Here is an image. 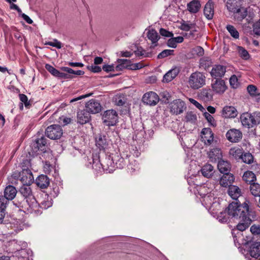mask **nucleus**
<instances>
[{"label": "nucleus", "mask_w": 260, "mask_h": 260, "mask_svg": "<svg viewBox=\"0 0 260 260\" xmlns=\"http://www.w3.org/2000/svg\"><path fill=\"white\" fill-rule=\"evenodd\" d=\"M247 90L251 95L255 96L257 95V88L255 86L253 85H249L247 86Z\"/></svg>", "instance_id": "e2e57ef3"}, {"label": "nucleus", "mask_w": 260, "mask_h": 260, "mask_svg": "<svg viewBox=\"0 0 260 260\" xmlns=\"http://www.w3.org/2000/svg\"><path fill=\"white\" fill-rule=\"evenodd\" d=\"M130 155L126 154L125 157L118 153H112L111 155L106 156L107 166L106 170L111 173L114 171L116 168L122 169L128 162Z\"/></svg>", "instance_id": "f03ea898"}, {"label": "nucleus", "mask_w": 260, "mask_h": 260, "mask_svg": "<svg viewBox=\"0 0 260 260\" xmlns=\"http://www.w3.org/2000/svg\"><path fill=\"white\" fill-rule=\"evenodd\" d=\"M31 167L30 160L28 159H24L21 163V171L24 172V170H31Z\"/></svg>", "instance_id": "603ef678"}, {"label": "nucleus", "mask_w": 260, "mask_h": 260, "mask_svg": "<svg viewBox=\"0 0 260 260\" xmlns=\"http://www.w3.org/2000/svg\"><path fill=\"white\" fill-rule=\"evenodd\" d=\"M240 120L243 126L247 128L253 127L251 113L244 112L240 116Z\"/></svg>", "instance_id": "412c9836"}, {"label": "nucleus", "mask_w": 260, "mask_h": 260, "mask_svg": "<svg viewBox=\"0 0 260 260\" xmlns=\"http://www.w3.org/2000/svg\"><path fill=\"white\" fill-rule=\"evenodd\" d=\"M240 159H241L244 162L247 164H250L253 161V157L249 152H243L242 156H241Z\"/></svg>", "instance_id": "a18cd8bd"}, {"label": "nucleus", "mask_w": 260, "mask_h": 260, "mask_svg": "<svg viewBox=\"0 0 260 260\" xmlns=\"http://www.w3.org/2000/svg\"><path fill=\"white\" fill-rule=\"evenodd\" d=\"M230 83L231 86L233 88H237L239 86L238 78L235 75H233L230 79Z\"/></svg>", "instance_id": "13d9d810"}, {"label": "nucleus", "mask_w": 260, "mask_h": 260, "mask_svg": "<svg viewBox=\"0 0 260 260\" xmlns=\"http://www.w3.org/2000/svg\"><path fill=\"white\" fill-rule=\"evenodd\" d=\"M214 13V3L212 0H209L204 7V15L208 19L210 20L212 19Z\"/></svg>", "instance_id": "b1692460"}, {"label": "nucleus", "mask_w": 260, "mask_h": 260, "mask_svg": "<svg viewBox=\"0 0 260 260\" xmlns=\"http://www.w3.org/2000/svg\"><path fill=\"white\" fill-rule=\"evenodd\" d=\"M192 52L198 56H202L204 54V50L202 47L198 46L192 49Z\"/></svg>", "instance_id": "052dcab7"}, {"label": "nucleus", "mask_w": 260, "mask_h": 260, "mask_svg": "<svg viewBox=\"0 0 260 260\" xmlns=\"http://www.w3.org/2000/svg\"><path fill=\"white\" fill-rule=\"evenodd\" d=\"M250 190L251 194L255 197H260V184L257 183H251Z\"/></svg>", "instance_id": "79ce46f5"}, {"label": "nucleus", "mask_w": 260, "mask_h": 260, "mask_svg": "<svg viewBox=\"0 0 260 260\" xmlns=\"http://www.w3.org/2000/svg\"><path fill=\"white\" fill-rule=\"evenodd\" d=\"M189 101H190V102L191 104H192L193 105H194L197 108H198L202 112H204V111H205V108L202 106L201 104H200L196 100H195L193 99L190 98L189 99Z\"/></svg>", "instance_id": "338daca9"}, {"label": "nucleus", "mask_w": 260, "mask_h": 260, "mask_svg": "<svg viewBox=\"0 0 260 260\" xmlns=\"http://www.w3.org/2000/svg\"><path fill=\"white\" fill-rule=\"evenodd\" d=\"M26 204L22 206L23 211L27 214H33L36 216L40 215L42 211L40 205L34 197L32 199L25 201Z\"/></svg>", "instance_id": "20e7f679"}, {"label": "nucleus", "mask_w": 260, "mask_h": 260, "mask_svg": "<svg viewBox=\"0 0 260 260\" xmlns=\"http://www.w3.org/2000/svg\"><path fill=\"white\" fill-rule=\"evenodd\" d=\"M45 134L50 139L57 140L62 136L63 130L60 125L52 124L47 127L45 131Z\"/></svg>", "instance_id": "6e6552de"}, {"label": "nucleus", "mask_w": 260, "mask_h": 260, "mask_svg": "<svg viewBox=\"0 0 260 260\" xmlns=\"http://www.w3.org/2000/svg\"><path fill=\"white\" fill-rule=\"evenodd\" d=\"M237 115V110L233 106H225L221 111V116L226 118H235Z\"/></svg>", "instance_id": "f3484780"}, {"label": "nucleus", "mask_w": 260, "mask_h": 260, "mask_svg": "<svg viewBox=\"0 0 260 260\" xmlns=\"http://www.w3.org/2000/svg\"><path fill=\"white\" fill-rule=\"evenodd\" d=\"M36 183L41 188H46L50 184V180L46 175H40L36 179Z\"/></svg>", "instance_id": "393cba45"}, {"label": "nucleus", "mask_w": 260, "mask_h": 260, "mask_svg": "<svg viewBox=\"0 0 260 260\" xmlns=\"http://www.w3.org/2000/svg\"><path fill=\"white\" fill-rule=\"evenodd\" d=\"M44 45L54 47L57 49H60L62 47L61 43L56 39H54L53 42H46Z\"/></svg>", "instance_id": "6e6d98bb"}, {"label": "nucleus", "mask_w": 260, "mask_h": 260, "mask_svg": "<svg viewBox=\"0 0 260 260\" xmlns=\"http://www.w3.org/2000/svg\"><path fill=\"white\" fill-rule=\"evenodd\" d=\"M243 149L239 148L234 147L230 149L229 154L236 159H239L242 156Z\"/></svg>", "instance_id": "e433bc0d"}, {"label": "nucleus", "mask_w": 260, "mask_h": 260, "mask_svg": "<svg viewBox=\"0 0 260 260\" xmlns=\"http://www.w3.org/2000/svg\"><path fill=\"white\" fill-rule=\"evenodd\" d=\"M201 171L204 177L209 178L213 174V167L210 164H206L203 167Z\"/></svg>", "instance_id": "c9c22d12"}, {"label": "nucleus", "mask_w": 260, "mask_h": 260, "mask_svg": "<svg viewBox=\"0 0 260 260\" xmlns=\"http://www.w3.org/2000/svg\"><path fill=\"white\" fill-rule=\"evenodd\" d=\"M211 87L212 90L218 94L223 93L227 88L225 82L221 79H216L215 81H212Z\"/></svg>", "instance_id": "2eb2a0df"}, {"label": "nucleus", "mask_w": 260, "mask_h": 260, "mask_svg": "<svg viewBox=\"0 0 260 260\" xmlns=\"http://www.w3.org/2000/svg\"><path fill=\"white\" fill-rule=\"evenodd\" d=\"M32 145L35 147V151H37L39 150L41 152H45L47 147V139L44 136H42L40 138L36 139Z\"/></svg>", "instance_id": "dca6fc26"}, {"label": "nucleus", "mask_w": 260, "mask_h": 260, "mask_svg": "<svg viewBox=\"0 0 260 260\" xmlns=\"http://www.w3.org/2000/svg\"><path fill=\"white\" fill-rule=\"evenodd\" d=\"M225 135L227 139L233 143L239 142L242 138L241 131L235 128L229 130Z\"/></svg>", "instance_id": "4468645a"}, {"label": "nucleus", "mask_w": 260, "mask_h": 260, "mask_svg": "<svg viewBox=\"0 0 260 260\" xmlns=\"http://www.w3.org/2000/svg\"><path fill=\"white\" fill-rule=\"evenodd\" d=\"M201 7V4L198 1L193 0L187 4L188 10L192 13L198 12Z\"/></svg>", "instance_id": "72a5a7b5"}, {"label": "nucleus", "mask_w": 260, "mask_h": 260, "mask_svg": "<svg viewBox=\"0 0 260 260\" xmlns=\"http://www.w3.org/2000/svg\"><path fill=\"white\" fill-rule=\"evenodd\" d=\"M226 28L231 36H232L235 39L239 38V34L234 26L231 25H228Z\"/></svg>", "instance_id": "de8ad7c7"}, {"label": "nucleus", "mask_w": 260, "mask_h": 260, "mask_svg": "<svg viewBox=\"0 0 260 260\" xmlns=\"http://www.w3.org/2000/svg\"><path fill=\"white\" fill-rule=\"evenodd\" d=\"M20 173V181L23 184H31L34 181V177L31 170H25Z\"/></svg>", "instance_id": "a211bd4d"}, {"label": "nucleus", "mask_w": 260, "mask_h": 260, "mask_svg": "<svg viewBox=\"0 0 260 260\" xmlns=\"http://www.w3.org/2000/svg\"><path fill=\"white\" fill-rule=\"evenodd\" d=\"M159 33L161 36L166 37H172L173 36V34L172 32L162 28L160 29Z\"/></svg>", "instance_id": "774afa93"}, {"label": "nucleus", "mask_w": 260, "mask_h": 260, "mask_svg": "<svg viewBox=\"0 0 260 260\" xmlns=\"http://www.w3.org/2000/svg\"><path fill=\"white\" fill-rule=\"evenodd\" d=\"M1 201H0V202ZM4 202L0 203V223L3 221L4 218L6 215V209L7 207V205H5Z\"/></svg>", "instance_id": "4d7b16f0"}, {"label": "nucleus", "mask_w": 260, "mask_h": 260, "mask_svg": "<svg viewBox=\"0 0 260 260\" xmlns=\"http://www.w3.org/2000/svg\"><path fill=\"white\" fill-rule=\"evenodd\" d=\"M206 77L201 72L192 73L188 80L190 87L194 89H198L205 84Z\"/></svg>", "instance_id": "7ed1b4c3"}, {"label": "nucleus", "mask_w": 260, "mask_h": 260, "mask_svg": "<svg viewBox=\"0 0 260 260\" xmlns=\"http://www.w3.org/2000/svg\"><path fill=\"white\" fill-rule=\"evenodd\" d=\"M208 156L211 161L215 162L220 160L222 157V153L220 149L214 148L211 149L208 152Z\"/></svg>", "instance_id": "cd10ccee"}, {"label": "nucleus", "mask_w": 260, "mask_h": 260, "mask_svg": "<svg viewBox=\"0 0 260 260\" xmlns=\"http://www.w3.org/2000/svg\"><path fill=\"white\" fill-rule=\"evenodd\" d=\"M103 123L107 126H114L118 122L117 112L113 109L105 111L102 114Z\"/></svg>", "instance_id": "0eeeda50"}, {"label": "nucleus", "mask_w": 260, "mask_h": 260, "mask_svg": "<svg viewBox=\"0 0 260 260\" xmlns=\"http://www.w3.org/2000/svg\"><path fill=\"white\" fill-rule=\"evenodd\" d=\"M45 69L54 76L57 77L59 71L49 64H45Z\"/></svg>", "instance_id": "8fccbe9b"}, {"label": "nucleus", "mask_w": 260, "mask_h": 260, "mask_svg": "<svg viewBox=\"0 0 260 260\" xmlns=\"http://www.w3.org/2000/svg\"><path fill=\"white\" fill-rule=\"evenodd\" d=\"M202 198V204L205 206L207 208H209L210 210L214 211L220 210V204L217 202V199L214 197L213 193L210 192L205 194Z\"/></svg>", "instance_id": "423d86ee"}, {"label": "nucleus", "mask_w": 260, "mask_h": 260, "mask_svg": "<svg viewBox=\"0 0 260 260\" xmlns=\"http://www.w3.org/2000/svg\"><path fill=\"white\" fill-rule=\"evenodd\" d=\"M240 2L239 0H228L226 7L228 10L235 14L236 11L240 10L241 8Z\"/></svg>", "instance_id": "a878e982"}, {"label": "nucleus", "mask_w": 260, "mask_h": 260, "mask_svg": "<svg viewBox=\"0 0 260 260\" xmlns=\"http://www.w3.org/2000/svg\"><path fill=\"white\" fill-rule=\"evenodd\" d=\"M170 111L174 114H180L185 110L186 106L185 103L180 99L174 100L170 104Z\"/></svg>", "instance_id": "9d476101"}, {"label": "nucleus", "mask_w": 260, "mask_h": 260, "mask_svg": "<svg viewBox=\"0 0 260 260\" xmlns=\"http://www.w3.org/2000/svg\"><path fill=\"white\" fill-rule=\"evenodd\" d=\"M235 13L236 14L235 17L238 21H242L247 15V10L243 8H240V10L236 11Z\"/></svg>", "instance_id": "49530a36"}, {"label": "nucleus", "mask_w": 260, "mask_h": 260, "mask_svg": "<svg viewBox=\"0 0 260 260\" xmlns=\"http://www.w3.org/2000/svg\"><path fill=\"white\" fill-rule=\"evenodd\" d=\"M91 161H90L87 165L88 168H92L96 172V174L102 173L103 172H106L107 173H109V172L106 169L107 166L106 157L104 161L102 163L100 159L99 155H93L91 157Z\"/></svg>", "instance_id": "39448f33"}, {"label": "nucleus", "mask_w": 260, "mask_h": 260, "mask_svg": "<svg viewBox=\"0 0 260 260\" xmlns=\"http://www.w3.org/2000/svg\"><path fill=\"white\" fill-rule=\"evenodd\" d=\"M128 164H127V168L131 172H133L139 170V165L134 159L133 156L132 157L131 156L129 159H128Z\"/></svg>", "instance_id": "ea45409f"}, {"label": "nucleus", "mask_w": 260, "mask_h": 260, "mask_svg": "<svg viewBox=\"0 0 260 260\" xmlns=\"http://www.w3.org/2000/svg\"><path fill=\"white\" fill-rule=\"evenodd\" d=\"M225 73V68L222 65H214L210 72L211 76L216 79L224 76Z\"/></svg>", "instance_id": "6ab92c4d"}, {"label": "nucleus", "mask_w": 260, "mask_h": 260, "mask_svg": "<svg viewBox=\"0 0 260 260\" xmlns=\"http://www.w3.org/2000/svg\"><path fill=\"white\" fill-rule=\"evenodd\" d=\"M250 231L253 235L260 234V225L253 224L250 228Z\"/></svg>", "instance_id": "69168bd1"}, {"label": "nucleus", "mask_w": 260, "mask_h": 260, "mask_svg": "<svg viewBox=\"0 0 260 260\" xmlns=\"http://www.w3.org/2000/svg\"><path fill=\"white\" fill-rule=\"evenodd\" d=\"M228 194L233 200H237L241 196V190L237 186L231 185L229 187Z\"/></svg>", "instance_id": "c85d7f7f"}, {"label": "nucleus", "mask_w": 260, "mask_h": 260, "mask_svg": "<svg viewBox=\"0 0 260 260\" xmlns=\"http://www.w3.org/2000/svg\"><path fill=\"white\" fill-rule=\"evenodd\" d=\"M213 92L210 89H203L200 92V98L204 102H207L213 99Z\"/></svg>", "instance_id": "7c9ffc66"}, {"label": "nucleus", "mask_w": 260, "mask_h": 260, "mask_svg": "<svg viewBox=\"0 0 260 260\" xmlns=\"http://www.w3.org/2000/svg\"><path fill=\"white\" fill-rule=\"evenodd\" d=\"M17 190L15 187L12 185L7 186L4 190V196H0V203L4 202L5 205H8L9 201L12 200L16 196Z\"/></svg>", "instance_id": "1a4fd4ad"}, {"label": "nucleus", "mask_w": 260, "mask_h": 260, "mask_svg": "<svg viewBox=\"0 0 260 260\" xmlns=\"http://www.w3.org/2000/svg\"><path fill=\"white\" fill-rule=\"evenodd\" d=\"M250 201L248 200L242 204L233 202L229 205L224 212L219 213L217 219L221 223L227 222L229 217L239 220L237 229L240 231H245L253 221L256 219V213L250 208Z\"/></svg>", "instance_id": "f257e3e1"}, {"label": "nucleus", "mask_w": 260, "mask_h": 260, "mask_svg": "<svg viewBox=\"0 0 260 260\" xmlns=\"http://www.w3.org/2000/svg\"><path fill=\"white\" fill-rule=\"evenodd\" d=\"M96 146L100 149H105L108 145V141L107 137L104 135H99L95 141Z\"/></svg>", "instance_id": "bb28decb"}, {"label": "nucleus", "mask_w": 260, "mask_h": 260, "mask_svg": "<svg viewBox=\"0 0 260 260\" xmlns=\"http://www.w3.org/2000/svg\"><path fill=\"white\" fill-rule=\"evenodd\" d=\"M30 185L24 184L19 189L20 193L26 201L35 197L32 194Z\"/></svg>", "instance_id": "5701e85b"}, {"label": "nucleus", "mask_w": 260, "mask_h": 260, "mask_svg": "<svg viewBox=\"0 0 260 260\" xmlns=\"http://www.w3.org/2000/svg\"><path fill=\"white\" fill-rule=\"evenodd\" d=\"M178 74V70L175 69L169 71L163 77V81L169 82L174 79Z\"/></svg>", "instance_id": "f704fd0d"}, {"label": "nucleus", "mask_w": 260, "mask_h": 260, "mask_svg": "<svg viewBox=\"0 0 260 260\" xmlns=\"http://www.w3.org/2000/svg\"><path fill=\"white\" fill-rule=\"evenodd\" d=\"M217 167L220 173L222 174L230 173L231 166L228 161L223 160H219Z\"/></svg>", "instance_id": "473e14b6"}, {"label": "nucleus", "mask_w": 260, "mask_h": 260, "mask_svg": "<svg viewBox=\"0 0 260 260\" xmlns=\"http://www.w3.org/2000/svg\"><path fill=\"white\" fill-rule=\"evenodd\" d=\"M243 179L247 183H253L256 180V176L255 174L251 171H246L244 173L243 177Z\"/></svg>", "instance_id": "58836bf2"}, {"label": "nucleus", "mask_w": 260, "mask_h": 260, "mask_svg": "<svg viewBox=\"0 0 260 260\" xmlns=\"http://www.w3.org/2000/svg\"><path fill=\"white\" fill-rule=\"evenodd\" d=\"M85 108L89 114L98 113L102 109L100 103L95 99H91L86 103Z\"/></svg>", "instance_id": "f8f14e48"}, {"label": "nucleus", "mask_w": 260, "mask_h": 260, "mask_svg": "<svg viewBox=\"0 0 260 260\" xmlns=\"http://www.w3.org/2000/svg\"><path fill=\"white\" fill-rule=\"evenodd\" d=\"M253 126L260 123V112H255L251 113Z\"/></svg>", "instance_id": "09e8293b"}, {"label": "nucleus", "mask_w": 260, "mask_h": 260, "mask_svg": "<svg viewBox=\"0 0 260 260\" xmlns=\"http://www.w3.org/2000/svg\"><path fill=\"white\" fill-rule=\"evenodd\" d=\"M253 31L255 35L260 36V20L254 23Z\"/></svg>", "instance_id": "0e129e2a"}, {"label": "nucleus", "mask_w": 260, "mask_h": 260, "mask_svg": "<svg viewBox=\"0 0 260 260\" xmlns=\"http://www.w3.org/2000/svg\"><path fill=\"white\" fill-rule=\"evenodd\" d=\"M235 177L231 173L223 174V175L220 177L219 183L221 186L226 187L232 185L234 182Z\"/></svg>", "instance_id": "4be33fe9"}, {"label": "nucleus", "mask_w": 260, "mask_h": 260, "mask_svg": "<svg viewBox=\"0 0 260 260\" xmlns=\"http://www.w3.org/2000/svg\"><path fill=\"white\" fill-rule=\"evenodd\" d=\"M147 37L151 41L152 44L156 43L159 39L158 33L154 29L149 30Z\"/></svg>", "instance_id": "4c0bfd02"}, {"label": "nucleus", "mask_w": 260, "mask_h": 260, "mask_svg": "<svg viewBox=\"0 0 260 260\" xmlns=\"http://www.w3.org/2000/svg\"><path fill=\"white\" fill-rule=\"evenodd\" d=\"M44 171L46 174H50L54 167L48 162H45L43 167Z\"/></svg>", "instance_id": "680f3d73"}, {"label": "nucleus", "mask_w": 260, "mask_h": 260, "mask_svg": "<svg viewBox=\"0 0 260 260\" xmlns=\"http://www.w3.org/2000/svg\"><path fill=\"white\" fill-rule=\"evenodd\" d=\"M249 253L252 257L256 258L260 256V242H255L251 245Z\"/></svg>", "instance_id": "2f4dec72"}, {"label": "nucleus", "mask_w": 260, "mask_h": 260, "mask_svg": "<svg viewBox=\"0 0 260 260\" xmlns=\"http://www.w3.org/2000/svg\"><path fill=\"white\" fill-rule=\"evenodd\" d=\"M45 197H46L44 198V200L39 204L42 210L43 209H47L52 205L51 199H50L47 194H45Z\"/></svg>", "instance_id": "a19ab883"}, {"label": "nucleus", "mask_w": 260, "mask_h": 260, "mask_svg": "<svg viewBox=\"0 0 260 260\" xmlns=\"http://www.w3.org/2000/svg\"><path fill=\"white\" fill-rule=\"evenodd\" d=\"M197 120V116L195 113L192 111L187 112L186 113L185 120L187 122L195 123Z\"/></svg>", "instance_id": "37998d69"}, {"label": "nucleus", "mask_w": 260, "mask_h": 260, "mask_svg": "<svg viewBox=\"0 0 260 260\" xmlns=\"http://www.w3.org/2000/svg\"><path fill=\"white\" fill-rule=\"evenodd\" d=\"M77 122L81 124L88 122L90 120V115L88 112L85 110H81L77 112Z\"/></svg>", "instance_id": "aec40b11"}, {"label": "nucleus", "mask_w": 260, "mask_h": 260, "mask_svg": "<svg viewBox=\"0 0 260 260\" xmlns=\"http://www.w3.org/2000/svg\"><path fill=\"white\" fill-rule=\"evenodd\" d=\"M237 51L239 56L243 59L248 60L250 58V55L248 52L243 47L238 46L237 48Z\"/></svg>", "instance_id": "c03bdc74"}, {"label": "nucleus", "mask_w": 260, "mask_h": 260, "mask_svg": "<svg viewBox=\"0 0 260 260\" xmlns=\"http://www.w3.org/2000/svg\"><path fill=\"white\" fill-rule=\"evenodd\" d=\"M207 121L213 126H216V123L214 117L208 112H205L203 114Z\"/></svg>", "instance_id": "864d4df0"}, {"label": "nucleus", "mask_w": 260, "mask_h": 260, "mask_svg": "<svg viewBox=\"0 0 260 260\" xmlns=\"http://www.w3.org/2000/svg\"><path fill=\"white\" fill-rule=\"evenodd\" d=\"M118 64L115 67L116 71H122L124 69H129L132 62L130 60L127 59H117Z\"/></svg>", "instance_id": "c756f323"}, {"label": "nucleus", "mask_w": 260, "mask_h": 260, "mask_svg": "<svg viewBox=\"0 0 260 260\" xmlns=\"http://www.w3.org/2000/svg\"><path fill=\"white\" fill-rule=\"evenodd\" d=\"M173 50L170 49H166L161 51L160 53L157 55V58L159 59L164 58L166 57L169 55H172L174 52Z\"/></svg>", "instance_id": "5fc2aeb1"}, {"label": "nucleus", "mask_w": 260, "mask_h": 260, "mask_svg": "<svg viewBox=\"0 0 260 260\" xmlns=\"http://www.w3.org/2000/svg\"><path fill=\"white\" fill-rule=\"evenodd\" d=\"M19 98L21 102V103L24 104V106L26 108H28L30 105V102L28 101L27 96L23 93H20L19 94Z\"/></svg>", "instance_id": "3c124183"}, {"label": "nucleus", "mask_w": 260, "mask_h": 260, "mask_svg": "<svg viewBox=\"0 0 260 260\" xmlns=\"http://www.w3.org/2000/svg\"><path fill=\"white\" fill-rule=\"evenodd\" d=\"M201 137L205 145H210L213 141L214 134L210 128H204L201 131Z\"/></svg>", "instance_id": "ddd939ff"}, {"label": "nucleus", "mask_w": 260, "mask_h": 260, "mask_svg": "<svg viewBox=\"0 0 260 260\" xmlns=\"http://www.w3.org/2000/svg\"><path fill=\"white\" fill-rule=\"evenodd\" d=\"M159 101L158 95L153 91H149L145 93L142 98L143 102L150 106L156 105Z\"/></svg>", "instance_id": "9b49d317"}, {"label": "nucleus", "mask_w": 260, "mask_h": 260, "mask_svg": "<svg viewBox=\"0 0 260 260\" xmlns=\"http://www.w3.org/2000/svg\"><path fill=\"white\" fill-rule=\"evenodd\" d=\"M135 47L136 49L134 51V53L137 56H147V55H146L145 53V51L141 47L135 46Z\"/></svg>", "instance_id": "bf43d9fd"}]
</instances>
